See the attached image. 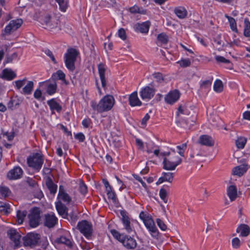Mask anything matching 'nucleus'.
I'll use <instances>...</instances> for the list:
<instances>
[{
	"instance_id": "f257e3e1",
	"label": "nucleus",
	"mask_w": 250,
	"mask_h": 250,
	"mask_svg": "<svg viewBox=\"0 0 250 250\" xmlns=\"http://www.w3.org/2000/svg\"><path fill=\"white\" fill-rule=\"evenodd\" d=\"M160 155L165 156L163 164V168L167 170H175L176 167L182 163V159L176 155L175 150L172 152H161Z\"/></svg>"
},
{
	"instance_id": "f03ea898",
	"label": "nucleus",
	"mask_w": 250,
	"mask_h": 250,
	"mask_svg": "<svg viewBox=\"0 0 250 250\" xmlns=\"http://www.w3.org/2000/svg\"><path fill=\"white\" fill-rule=\"evenodd\" d=\"M115 103V100L113 96L107 95L104 96L97 103L95 101H92L90 103L91 106L93 110L99 113L108 111L111 109Z\"/></svg>"
},
{
	"instance_id": "7ed1b4c3",
	"label": "nucleus",
	"mask_w": 250,
	"mask_h": 250,
	"mask_svg": "<svg viewBox=\"0 0 250 250\" xmlns=\"http://www.w3.org/2000/svg\"><path fill=\"white\" fill-rule=\"evenodd\" d=\"M79 55V52L75 48H70L64 55V62L66 67L71 72L75 69V63Z\"/></svg>"
},
{
	"instance_id": "20e7f679",
	"label": "nucleus",
	"mask_w": 250,
	"mask_h": 250,
	"mask_svg": "<svg viewBox=\"0 0 250 250\" xmlns=\"http://www.w3.org/2000/svg\"><path fill=\"white\" fill-rule=\"evenodd\" d=\"M41 22L42 25H45L46 28L49 29L58 28L60 29L59 27L60 21L53 14H44L41 18Z\"/></svg>"
},
{
	"instance_id": "39448f33",
	"label": "nucleus",
	"mask_w": 250,
	"mask_h": 250,
	"mask_svg": "<svg viewBox=\"0 0 250 250\" xmlns=\"http://www.w3.org/2000/svg\"><path fill=\"white\" fill-rule=\"evenodd\" d=\"M43 162V155L40 153H33L32 155H30L27 159V163L28 166L38 172L41 170Z\"/></svg>"
},
{
	"instance_id": "423d86ee",
	"label": "nucleus",
	"mask_w": 250,
	"mask_h": 250,
	"mask_svg": "<svg viewBox=\"0 0 250 250\" xmlns=\"http://www.w3.org/2000/svg\"><path fill=\"white\" fill-rule=\"evenodd\" d=\"M15 86L17 90H20L21 87L24 85L21 91V93L24 95H30L34 88V82L31 81H27L26 78L21 80L15 81Z\"/></svg>"
},
{
	"instance_id": "0eeeda50",
	"label": "nucleus",
	"mask_w": 250,
	"mask_h": 250,
	"mask_svg": "<svg viewBox=\"0 0 250 250\" xmlns=\"http://www.w3.org/2000/svg\"><path fill=\"white\" fill-rule=\"evenodd\" d=\"M77 229L87 239H91L93 232V226L91 223L83 220L78 223Z\"/></svg>"
},
{
	"instance_id": "6e6552de",
	"label": "nucleus",
	"mask_w": 250,
	"mask_h": 250,
	"mask_svg": "<svg viewBox=\"0 0 250 250\" xmlns=\"http://www.w3.org/2000/svg\"><path fill=\"white\" fill-rule=\"evenodd\" d=\"M41 235L37 233L30 232L22 238L24 246H29L33 248L40 245Z\"/></svg>"
},
{
	"instance_id": "1a4fd4ad",
	"label": "nucleus",
	"mask_w": 250,
	"mask_h": 250,
	"mask_svg": "<svg viewBox=\"0 0 250 250\" xmlns=\"http://www.w3.org/2000/svg\"><path fill=\"white\" fill-rule=\"evenodd\" d=\"M41 210L38 207H34L28 215L29 223L32 228L38 227L41 221Z\"/></svg>"
},
{
	"instance_id": "9d476101",
	"label": "nucleus",
	"mask_w": 250,
	"mask_h": 250,
	"mask_svg": "<svg viewBox=\"0 0 250 250\" xmlns=\"http://www.w3.org/2000/svg\"><path fill=\"white\" fill-rule=\"evenodd\" d=\"M144 223L150 232L152 237L158 239L159 238V231L156 228L153 220L151 217H147L146 219L144 220Z\"/></svg>"
},
{
	"instance_id": "9b49d317",
	"label": "nucleus",
	"mask_w": 250,
	"mask_h": 250,
	"mask_svg": "<svg viewBox=\"0 0 250 250\" xmlns=\"http://www.w3.org/2000/svg\"><path fill=\"white\" fill-rule=\"evenodd\" d=\"M155 91L154 88L146 86L141 89L140 95L142 100L149 101L154 96Z\"/></svg>"
},
{
	"instance_id": "f8f14e48",
	"label": "nucleus",
	"mask_w": 250,
	"mask_h": 250,
	"mask_svg": "<svg viewBox=\"0 0 250 250\" xmlns=\"http://www.w3.org/2000/svg\"><path fill=\"white\" fill-rule=\"evenodd\" d=\"M22 23L23 21L21 19L11 21L4 29L5 33L6 34H10L11 32L14 31L20 28Z\"/></svg>"
},
{
	"instance_id": "ddd939ff",
	"label": "nucleus",
	"mask_w": 250,
	"mask_h": 250,
	"mask_svg": "<svg viewBox=\"0 0 250 250\" xmlns=\"http://www.w3.org/2000/svg\"><path fill=\"white\" fill-rule=\"evenodd\" d=\"M151 22L149 21L142 22L137 23L133 26L134 30L137 33L147 34L148 32Z\"/></svg>"
},
{
	"instance_id": "4468645a",
	"label": "nucleus",
	"mask_w": 250,
	"mask_h": 250,
	"mask_svg": "<svg viewBox=\"0 0 250 250\" xmlns=\"http://www.w3.org/2000/svg\"><path fill=\"white\" fill-rule=\"evenodd\" d=\"M97 67L102 86L105 90L107 86V81L105 77V73L106 69V65L104 63L101 62L98 64Z\"/></svg>"
},
{
	"instance_id": "2eb2a0df",
	"label": "nucleus",
	"mask_w": 250,
	"mask_h": 250,
	"mask_svg": "<svg viewBox=\"0 0 250 250\" xmlns=\"http://www.w3.org/2000/svg\"><path fill=\"white\" fill-rule=\"evenodd\" d=\"M7 234L11 240L14 243L16 247H19L21 246V235L16 229H10L7 231Z\"/></svg>"
},
{
	"instance_id": "dca6fc26",
	"label": "nucleus",
	"mask_w": 250,
	"mask_h": 250,
	"mask_svg": "<svg viewBox=\"0 0 250 250\" xmlns=\"http://www.w3.org/2000/svg\"><path fill=\"white\" fill-rule=\"evenodd\" d=\"M23 170L21 168L17 166L9 171L7 177L9 180H16L21 178Z\"/></svg>"
},
{
	"instance_id": "f3484780",
	"label": "nucleus",
	"mask_w": 250,
	"mask_h": 250,
	"mask_svg": "<svg viewBox=\"0 0 250 250\" xmlns=\"http://www.w3.org/2000/svg\"><path fill=\"white\" fill-rule=\"evenodd\" d=\"M58 218L54 213H47L44 215V225L50 229L53 228L57 223Z\"/></svg>"
},
{
	"instance_id": "a211bd4d",
	"label": "nucleus",
	"mask_w": 250,
	"mask_h": 250,
	"mask_svg": "<svg viewBox=\"0 0 250 250\" xmlns=\"http://www.w3.org/2000/svg\"><path fill=\"white\" fill-rule=\"evenodd\" d=\"M121 215H122V221L124 229L126 230L127 232L131 233L132 231H134V228L131 225L129 218L126 215L125 212L122 211L121 212Z\"/></svg>"
},
{
	"instance_id": "6ab92c4d",
	"label": "nucleus",
	"mask_w": 250,
	"mask_h": 250,
	"mask_svg": "<svg viewBox=\"0 0 250 250\" xmlns=\"http://www.w3.org/2000/svg\"><path fill=\"white\" fill-rule=\"evenodd\" d=\"M121 243L127 249H134L137 246L136 240L127 235H125Z\"/></svg>"
},
{
	"instance_id": "aec40b11",
	"label": "nucleus",
	"mask_w": 250,
	"mask_h": 250,
	"mask_svg": "<svg viewBox=\"0 0 250 250\" xmlns=\"http://www.w3.org/2000/svg\"><path fill=\"white\" fill-rule=\"evenodd\" d=\"M56 208L60 215L63 218L68 219V208L61 201L56 203Z\"/></svg>"
},
{
	"instance_id": "412c9836",
	"label": "nucleus",
	"mask_w": 250,
	"mask_h": 250,
	"mask_svg": "<svg viewBox=\"0 0 250 250\" xmlns=\"http://www.w3.org/2000/svg\"><path fill=\"white\" fill-rule=\"evenodd\" d=\"M180 93L177 90L170 92L165 97V101L169 104H173L179 99Z\"/></svg>"
},
{
	"instance_id": "4be33fe9",
	"label": "nucleus",
	"mask_w": 250,
	"mask_h": 250,
	"mask_svg": "<svg viewBox=\"0 0 250 250\" xmlns=\"http://www.w3.org/2000/svg\"><path fill=\"white\" fill-rule=\"evenodd\" d=\"M248 169V165L246 163H244L241 165L234 167L232 169V173L234 175H237L239 177H241L246 172Z\"/></svg>"
},
{
	"instance_id": "5701e85b",
	"label": "nucleus",
	"mask_w": 250,
	"mask_h": 250,
	"mask_svg": "<svg viewBox=\"0 0 250 250\" xmlns=\"http://www.w3.org/2000/svg\"><path fill=\"white\" fill-rule=\"evenodd\" d=\"M128 101L129 104L132 107L141 106L142 104V102L138 98V93L137 91L133 92L129 95Z\"/></svg>"
},
{
	"instance_id": "b1692460",
	"label": "nucleus",
	"mask_w": 250,
	"mask_h": 250,
	"mask_svg": "<svg viewBox=\"0 0 250 250\" xmlns=\"http://www.w3.org/2000/svg\"><path fill=\"white\" fill-rule=\"evenodd\" d=\"M199 143L202 145L207 146H212L214 144L212 137L207 135H201L199 138Z\"/></svg>"
},
{
	"instance_id": "393cba45",
	"label": "nucleus",
	"mask_w": 250,
	"mask_h": 250,
	"mask_svg": "<svg viewBox=\"0 0 250 250\" xmlns=\"http://www.w3.org/2000/svg\"><path fill=\"white\" fill-rule=\"evenodd\" d=\"M236 232L240 233V236L242 237H247L250 233V227L246 224H240L236 229Z\"/></svg>"
},
{
	"instance_id": "a878e982",
	"label": "nucleus",
	"mask_w": 250,
	"mask_h": 250,
	"mask_svg": "<svg viewBox=\"0 0 250 250\" xmlns=\"http://www.w3.org/2000/svg\"><path fill=\"white\" fill-rule=\"evenodd\" d=\"M47 104L49 106L50 109L52 112L56 110L58 113H60L62 110V106L56 101L55 99L48 100Z\"/></svg>"
},
{
	"instance_id": "bb28decb",
	"label": "nucleus",
	"mask_w": 250,
	"mask_h": 250,
	"mask_svg": "<svg viewBox=\"0 0 250 250\" xmlns=\"http://www.w3.org/2000/svg\"><path fill=\"white\" fill-rule=\"evenodd\" d=\"M16 77V74L11 69L5 68L2 72L1 78L8 81L13 80Z\"/></svg>"
},
{
	"instance_id": "cd10ccee",
	"label": "nucleus",
	"mask_w": 250,
	"mask_h": 250,
	"mask_svg": "<svg viewBox=\"0 0 250 250\" xmlns=\"http://www.w3.org/2000/svg\"><path fill=\"white\" fill-rule=\"evenodd\" d=\"M227 195L231 201H234L237 196V190L236 186H229L227 189Z\"/></svg>"
},
{
	"instance_id": "c85d7f7f",
	"label": "nucleus",
	"mask_w": 250,
	"mask_h": 250,
	"mask_svg": "<svg viewBox=\"0 0 250 250\" xmlns=\"http://www.w3.org/2000/svg\"><path fill=\"white\" fill-rule=\"evenodd\" d=\"M175 14L181 19L185 18L188 14V12L186 8L183 6L176 7L174 9Z\"/></svg>"
},
{
	"instance_id": "c756f323",
	"label": "nucleus",
	"mask_w": 250,
	"mask_h": 250,
	"mask_svg": "<svg viewBox=\"0 0 250 250\" xmlns=\"http://www.w3.org/2000/svg\"><path fill=\"white\" fill-rule=\"evenodd\" d=\"M57 85L56 82L48 84L46 87V93L49 95H52L56 92Z\"/></svg>"
},
{
	"instance_id": "7c9ffc66",
	"label": "nucleus",
	"mask_w": 250,
	"mask_h": 250,
	"mask_svg": "<svg viewBox=\"0 0 250 250\" xmlns=\"http://www.w3.org/2000/svg\"><path fill=\"white\" fill-rule=\"evenodd\" d=\"M46 185L50 191V193L54 194L56 193L57 189V186L55 184L51 178H48L46 182Z\"/></svg>"
},
{
	"instance_id": "2f4dec72",
	"label": "nucleus",
	"mask_w": 250,
	"mask_h": 250,
	"mask_svg": "<svg viewBox=\"0 0 250 250\" xmlns=\"http://www.w3.org/2000/svg\"><path fill=\"white\" fill-rule=\"evenodd\" d=\"M65 77V74L62 70H59L52 75L51 79L53 81L56 82L57 80H62V79H64Z\"/></svg>"
},
{
	"instance_id": "473e14b6",
	"label": "nucleus",
	"mask_w": 250,
	"mask_h": 250,
	"mask_svg": "<svg viewBox=\"0 0 250 250\" xmlns=\"http://www.w3.org/2000/svg\"><path fill=\"white\" fill-rule=\"evenodd\" d=\"M225 17L228 20L230 29L232 30V31L237 33L238 30L237 29L236 22L235 20L233 18L230 17L228 15H225Z\"/></svg>"
},
{
	"instance_id": "72a5a7b5",
	"label": "nucleus",
	"mask_w": 250,
	"mask_h": 250,
	"mask_svg": "<svg viewBox=\"0 0 250 250\" xmlns=\"http://www.w3.org/2000/svg\"><path fill=\"white\" fill-rule=\"evenodd\" d=\"M129 12L132 14H146V10L143 9H140V7L137 5H134V6L130 7L128 9Z\"/></svg>"
},
{
	"instance_id": "f704fd0d",
	"label": "nucleus",
	"mask_w": 250,
	"mask_h": 250,
	"mask_svg": "<svg viewBox=\"0 0 250 250\" xmlns=\"http://www.w3.org/2000/svg\"><path fill=\"white\" fill-rule=\"evenodd\" d=\"M210 123L214 126H218L221 123L220 118L216 115H211L209 118Z\"/></svg>"
},
{
	"instance_id": "c9c22d12",
	"label": "nucleus",
	"mask_w": 250,
	"mask_h": 250,
	"mask_svg": "<svg viewBox=\"0 0 250 250\" xmlns=\"http://www.w3.org/2000/svg\"><path fill=\"white\" fill-rule=\"evenodd\" d=\"M169 187L168 186L164 185L159 191V196L164 203H167L168 201L167 193L164 187Z\"/></svg>"
},
{
	"instance_id": "e433bc0d",
	"label": "nucleus",
	"mask_w": 250,
	"mask_h": 250,
	"mask_svg": "<svg viewBox=\"0 0 250 250\" xmlns=\"http://www.w3.org/2000/svg\"><path fill=\"white\" fill-rule=\"evenodd\" d=\"M111 234L112 235L113 237L118 241L120 242H122L123 239L125 237V234H121L118 231L115 229H112L110 230Z\"/></svg>"
},
{
	"instance_id": "4c0bfd02",
	"label": "nucleus",
	"mask_w": 250,
	"mask_h": 250,
	"mask_svg": "<svg viewBox=\"0 0 250 250\" xmlns=\"http://www.w3.org/2000/svg\"><path fill=\"white\" fill-rule=\"evenodd\" d=\"M214 90L216 92H221L223 90V84L222 81L220 80H216L213 85Z\"/></svg>"
},
{
	"instance_id": "58836bf2",
	"label": "nucleus",
	"mask_w": 250,
	"mask_h": 250,
	"mask_svg": "<svg viewBox=\"0 0 250 250\" xmlns=\"http://www.w3.org/2000/svg\"><path fill=\"white\" fill-rule=\"evenodd\" d=\"M57 242L58 243L65 244L69 248H72V243L71 240L63 236H61L57 240Z\"/></svg>"
},
{
	"instance_id": "ea45409f",
	"label": "nucleus",
	"mask_w": 250,
	"mask_h": 250,
	"mask_svg": "<svg viewBox=\"0 0 250 250\" xmlns=\"http://www.w3.org/2000/svg\"><path fill=\"white\" fill-rule=\"evenodd\" d=\"M157 39L158 41L163 44H166L168 42V36L164 33L158 34Z\"/></svg>"
},
{
	"instance_id": "a19ab883",
	"label": "nucleus",
	"mask_w": 250,
	"mask_h": 250,
	"mask_svg": "<svg viewBox=\"0 0 250 250\" xmlns=\"http://www.w3.org/2000/svg\"><path fill=\"white\" fill-rule=\"evenodd\" d=\"M244 35L247 37L250 36V22L248 19L244 20Z\"/></svg>"
},
{
	"instance_id": "79ce46f5",
	"label": "nucleus",
	"mask_w": 250,
	"mask_h": 250,
	"mask_svg": "<svg viewBox=\"0 0 250 250\" xmlns=\"http://www.w3.org/2000/svg\"><path fill=\"white\" fill-rule=\"evenodd\" d=\"M247 142V139L243 137L238 138L235 141V144L238 148H243Z\"/></svg>"
},
{
	"instance_id": "37998d69",
	"label": "nucleus",
	"mask_w": 250,
	"mask_h": 250,
	"mask_svg": "<svg viewBox=\"0 0 250 250\" xmlns=\"http://www.w3.org/2000/svg\"><path fill=\"white\" fill-rule=\"evenodd\" d=\"M27 214V212L25 210L24 211H21V210H18L17 212V218L18 222L19 224H22L23 220L24 219V217L26 216Z\"/></svg>"
},
{
	"instance_id": "c03bdc74",
	"label": "nucleus",
	"mask_w": 250,
	"mask_h": 250,
	"mask_svg": "<svg viewBox=\"0 0 250 250\" xmlns=\"http://www.w3.org/2000/svg\"><path fill=\"white\" fill-rule=\"evenodd\" d=\"M174 174L171 172H163L162 173V177L164 182L167 181L171 183L173 180Z\"/></svg>"
},
{
	"instance_id": "a18cd8bd",
	"label": "nucleus",
	"mask_w": 250,
	"mask_h": 250,
	"mask_svg": "<svg viewBox=\"0 0 250 250\" xmlns=\"http://www.w3.org/2000/svg\"><path fill=\"white\" fill-rule=\"evenodd\" d=\"M58 198L67 204L69 203L71 201V198L66 192L62 193L60 195H58Z\"/></svg>"
},
{
	"instance_id": "49530a36",
	"label": "nucleus",
	"mask_w": 250,
	"mask_h": 250,
	"mask_svg": "<svg viewBox=\"0 0 250 250\" xmlns=\"http://www.w3.org/2000/svg\"><path fill=\"white\" fill-rule=\"evenodd\" d=\"M107 195L108 199L112 200L113 203H116L117 201L115 192L112 190V188L110 190H106Z\"/></svg>"
},
{
	"instance_id": "de8ad7c7",
	"label": "nucleus",
	"mask_w": 250,
	"mask_h": 250,
	"mask_svg": "<svg viewBox=\"0 0 250 250\" xmlns=\"http://www.w3.org/2000/svg\"><path fill=\"white\" fill-rule=\"evenodd\" d=\"M182 67H187L191 65V62L189 59H182L177 62Z\"/></svg>"
},
{
	"instance_id": "09e8293b",
	"label": "nucleus",
	"mask_w": 250,
	"mask_h": 250,
	"mask_svg": "<svg viewBox=\"0 0 250 250\" xmlns=\"http://www.w3.org/2000/svg\"><path fill=\"white\" fill-rule=\"evenodd\" d=\"M56 1L58 3L60 9L62 12H65L68 6L67 2L65 1L64 0H56Z\"/></svg>"
},
{
	"instance_id": "8fccbe9b",
	"label": "nucleus",
	"mask_w": 250,
	"mask_h": 250,
	"mask_svg": "<svg viewBox=\"0 0 250 250\" xmlns=\"http://www.w3.org/2000/svg\"><path fill=\"white\" fill-rule=\"evenodd\" d=\"M175 122H176V124H177V125L179 126L185 128L186 129H187L188 128V126L185 123L186 119H183L181 118V117L176 118Z\"/></svg>"
},
{
	"instance_id": "3c124183",
	"label": "nucleus",
	"mask_w": 250,
	"mask_h": 250,
	"mask_svg": "<svg viewBox=\"0 0 250 250\" xmlns=\"http://www.w3.org/2000/svg\"><path fill=\"white\" fill-rule=\"evenodd\" d=\"M232 247L233 249H239L241 245L240 239L237 237H235L232 240Z\"/></svg>"
},
{
	"instance_id": "603ef678",
	"label": "nucleus",
	"mask_w": 250,
	"mask_h": 250,
	"mask_svg": "<svg viewBox=\"0 0 250 250\" xmlns=\"http://www.w3.org/2000/svg\"><path fill=\"white\" fill-rule=\"evenodd\" d=\"M177 148L179 150L178 153L181 156H184V152L187 147V143H184L181 145L177 146Z\"/></svg>"
},
{
	"instance_id": "864d4df0",
	"label": "nucleus",
	"mask_w": 250,
	"mask_h": 250,
	"mask_svg": "<svg viewBox=\"0 0 250 250\" xmlns=\"http://www.w3.org/2000/svg\"><path fill=\"white\" fill-rule=\"evenodd\" d=\"M43 52L47 56L50 57V59L54 64H56L57 63V62L56 61L55 58L51 50L48 49H45L44 50H43Z\"/></svg>"
},
{
	"instance_id": "5fc2aeb1",
	"label": "nucleus",
	"mask_w": 250,
	"mask_h": 250,
	"mask_svg": "<svg viewBox=\"0 0 250 250\" xmlns=\"http://www.w3.org/2000/svg\"><path fill=\"white\" fill-rule=\"evenodd\" d=\"M152 76L156 79L158 83H162L164 81L163 74L160 72H155L152 74Z\"/></svg>"
},
{
	"instance_id": "6e6d98bb",
	"label": "nucleus",
	"mask_w": 250,
	"mask_h": 250,
	"mask_svg": "<svg viewBox=\"0 0 250 250\" xmlns=\"http://www.w3.org/2000/svg\"><path fill=\"white\" fill-rule=\"evenodd\" d=\"M79 191L83 195H85L87 192V187L83 182L80 183Z\"/></svg>"
},
{
	"instance_id": "4d7b16f0",
	"label": "nucleus",
	"mask_w": 250,
	"mask_h": 250,
	"mask_svg": "<svg viewBox=\"0 0 250 250\" xmlns=\"http://www.w3.org/2000/svg\"><path fill=\"white\" fill-rule=\"evenodd\" d=\"M214 42L217 45L220 46H224V43L221 40V35L220 34L217 35L213 38Z\"/></svg>"
},
{
	"instance_id": "13d9d810",
	"label": "nucleus",
	"mask_w": 250,
	"mask_h": 250,
	"mask_svg": "<svg viewBox=\"0 0 250 250\" xmlns=\"http://www.w3.org/2000/svg\"><path fill=\"white\" fill-rule=\"evenodd\" d=\"M156 223L159 228L162 230H166L167 229V227L164 222L159 218L156 219Z\"/></svg>"
},
{
	"instance_id": "bf43d9fd",
	"label": "nucleus",
	"mask_w": 250,
	"mask_h": 250,
	"mask_svg": "<svg viewBox=\"0 0 250 250\" xmlns=\"http://www.w3.org/2000/svg\"><path fill=\"white\" fill-rule=\"evenodd\" d=\"M215 59V60L219 63H229L230 62L229 60L226 59L223 56H216Z\"/></svg>"
},
{
	"instance_id": "052dcab7",
	"label": "nucleus",
	"mask_w": 250,
	"mask_h": 250,
	"mask_svg": "<svg viewBox=\"0 0 250 250\" xmlns=\"http://www.w3.org/2000/svg\"><path fill=\"white\" fill-rule=\"evenodd\" d=\"M0 192L1 195L4 196H8L10 193V190L6 187H2L0 188Z\"/></svg>"
},
{
	"instance_id": "680f3d73",
	"label": "nucleus",
	"mask_w": 250,
	"mask_h": 250,
	"mask_svg": "<svg viewBox=\"0 0 250 250\" xmlns=\"http://www.w3.org/2000/svg\"><path fill=\"white\" fill-rule=\"evenodd\" d=\"M68 217H69L70 220L74 223L78 218L77 215L74 212V210H72L71 212L68 213Z\"/></svg>"
},
{
	"instance_id": "e2e57ef3",
	"label": "nucleus",
	"mask_w": 250,
	"mask_h": 250,
	"mask_svg": "<svg viewBox=\"0 0 250 250\" xmlns=\"http://www.w3.org/2000/svg\"><path fill=\"white\" fill-rule=\"evenodd\" d=\"M118 36L120 37L121 39L123 40H125L126 39V32L125 30L121 28L119 29L118 32Z\"/></svg>"
},
{
	"instance_id": "0e129e2a",
	"label": "nucleus",
	"mask_w": 250,
	"mask_h": 250,
	"mask_svg": "<svg viewBox=\"0 0 250 250\" xmlns=\"http://www.w3.org/2000/svg\"><path fill=\"white\" fill-rule=\"evenodd\" d=\"M42 93L40 89L35 90L34 93V97L38 100H41L42 98Z\"/></svg>"
},
{
	"instance_id": "69168bd1",
	"label": "nucleus",
	"mask_w": 250,
	"mask_h": 250,
	"mask_svg": "<svg viewBox=\"0 0 250 250\" xmlns=\"http://www.w3.org/2000/svg\"><path fill=\"white\" fill-rule=\"evenodd\" d=\"M196 117L193 118L192 119H186V124L188 126V128L187 129H189L192 125H194L195 123Z\"/></svg>"
},
{
	"instance_id": "338daca9",
	"label": "nucleus",
	"mask_w": 250,
	"mask_h": 250,
	"mask_svg": "<svg viewBox=\"0 0 250 250\" xmlns=\"http://www.w3.org/2000/svg\"><path fill=\"white\" fill-rule=\"evenodd\" d=\"M133 177L136 180H137L138 181H139V182L141 183V184H142V186L145 188V189H147V185L145 183V182L143 180V179H142V178L141 177H140L139 175H136V174H133Z\"/></svg>"
},
{
	"instance_id": "774afa93",
	"label": "nucleus",
	"mask_w": 250,
	"mask_h": 250,
	"mask_svg": "<svg viewBox=\"0 0 250 250\" xmlns=\"http://www.w3.org/2000/svg\"><path fill=\"white\" fill-rule=\"evenodd\" d=\"M75 138L79 140L80 142H83L85 140V136L82 132L76 134L75 135Z\"/></svg>"
}]
</instances>
